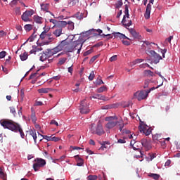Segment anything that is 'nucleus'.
I'll return each mask as SVG.
<instances>
[{
	"label": "nucleus",
	"instance_id": "1",
	"mask_svg": "<svg viewBox=\"0 0 180 180\" xmlns=\"http://www.w3.org/2000/svg\"><path fill=\"white\" fill-rule=\"evenodd\" d=\"M0 124L3 128L7 129L8 130H11L15 133H20L21 138H25V134L23 132L22 128L20 127L19 124L8 119L1 120L0 121Z\"/></svg>",
	"mask_w": 180,
	"mask_h": 180
},
{
	"label": "nucleus",
	"instance_id": "2",
	"mask_svg": "<svg viewBox=\"0 0 180 180\" xmlns=\"http://www.w3.org/2000/svg\"><path fill=\"white\" fill-rule=\"evenodd\" d=\"M105 121L108 122L107 124H105V128L108 130L112 129L117 125H118L119 123H121L120 120H118V117H117V116L107 117L105 118Z\"/></svg>",
	"mask_w": 180,
	"mask_h": 180
},
{
	"label": "nucleus",
	"instance_id": "3",
	"mask_svg": "<svg viewBox=\"0 0 180 180\" xmlns=\"http://www.w3.org/2000/svg\"><path fill=\"white\" fill-rule=\"evenodd\" d=\"M83 44L81 43V41H75L71 44H69V48L68 49V53H74L75 50H77V54L81 53Z\"/></svg>",
	"mask_w": 180,
	"mask_h": 180
},
{
	"label": "nucleus",
	"instance_id": "4",
	"mask_svg": "<svg viewBox=\"0 0 180 180\" xmlns=\"http://www.w3.org/2000/svg\"><path fill=\"white\" fill-rule=\"evenodd\" d=\"M39 40H42V41H44V44H50V43H52V41H54L56 40V38L53 37V34L51 33H41V34L39 35Z\"/></svg>",
	"mask_w": 180,
	"mask_h": 180
},
{
	"label": "nucleus",
	"instance_id": "5",
	"mask_svg": "<svg viewBox=\"0 0 180 180\" xmlns=\"http://www.w3.org/2000/svg\"><path fill=\"white\" fill-rule=\"evenodd\" d=\"M68 49H70V43L67 41V39L61 41L59 44L55 47V49L58 53L64 50L66 53H68Z\"/></svg>",
	"mask_w": 180,
	"mask_h": 180
},
{
	"label": "nucleus",
	"instance_id": "6",
	"mask_svg": "<svg viewBox=\"0 0 180 180\" xmlns=\"http://www.w3.org/2000/svg\"><path fill=\"white\" fill-rule=\"evenodd\" d=\"M32 168L35 172H38L41 168H43L46 165V160L39 158L34 160Z\"/></svg>",
	"mask_w": 180,
	"mask_h": 180
},
{
	"label": "nucleus",
	"instance_id": "7",
	"mask_svg": "<svg viewBox=\"0 0 180 180\" xmlns=\"http://www.w3.org/2000/svg\"><path fill=\"white\" fill-rule=\"evenodd\" d=\"M94 124H91V131L93 134H97L98 136H101L105 134V131L103 129V127H102L101 122H98L96 130L94 129Z\"/></svg>",
	"mask_w": 180,
	"mask_h": 180
},
{
	"label": "nucleus",
	"instance_id": "8",
	"mask_svg": "<svg viewBox=\"0 0 180 180\" xmlns=\"http://www.w3.org/2000/svg\"><path fill=\"white\" fill-rule=\"evenodd\" d=\"M33 15H34V10H27L21 15V19L23 22H32V19L30 18H32Z\"/></svg>",
	"mask_w": 180,
	"mask_h": 180
},
{
	"label": "nucleus",
	"instance_id": "9",
	"mask_svg": "<svg viewBox=\"0 0 180 180\" xmlns=\"http://www.w3.org/2000/svg\"><path fill=\"white\" fill-rule=\"evenodd\" d=\"M148 96V93H147L146 91H137L134 94V99H137L139 101L146 99Z\"/></svg>",
	"mask_w": 180,
	"mask_h": 180
},
{
	"label": "nucleus",
	"instance_id": "10",
	"mask_svg": "<svg viewBox=\"0 0 180 180\" xmlns=\"http://www.w3.org/2000/svg\"><path fill=\"white\" fill-rule=\"evenodd\" d=\"M147 54L153 57V60L155 64H158V63H160V60H162V57H161L160 54L157 53L155 51L153 50L148 51Z\"/></svg>",
	"mask_w": 180,
	"mask_h": 180
},
{
	"label": "nucleus",
	"instance_id": "11",
	"mask_svg": "<svg viewBox=\"0 0 180 180\" xmlns=\"http://www.w3.org/2000/svg\"><path fill=\"white\" fill-rule=\"evenodd\" d=\"M79 110L82 114H88L89 112V107L88 103H86V100H83L82 101H81Z\"/></svg>",
	"mask_w": 180,
	"mask_h": 180
},
{
	"label": "nucleus",
	"instance_id": "12",
	"mask_svg": "<svg viewBox=\"0 0 180 180\" xmlns=\"http://www.w3.org/2000/svg\"><path fill=\"white\" fill-rule=\"evenodd\" d=\"M139 129L141 133H143L146 136H149L151 134V129L146 124H141L139 127Z\"/></svg>",
	"mask_w": 180,
	"mask_h": 180
},
{
	"label": "nucleus",
	"instance_id": "13",
	"mask_svg": "<svg viewBox=\"0 0 180 180\" xmlns=\"http://www.w3.org/2000/svg\"><path fill=\"white\" fill-rule=\"evenodd\" d=\"M44 139H46L47 141H53L58 142L60 140V138L53 136V135L51 136H48L47 135H40Z\"/></svg>",
	"mask_w": 180,
	"mask_h": 180
},
{
	"label": "nucleus",
	"instance_id": "14",
	"mask_svg": "<svg viewBox=\"0 0 180 180\" xmlns=\"http://www.w3.org/2000/svg\"><path fill=\"white\" fill-rule=\"evenodd\" d=\"M122 23L123 26L126 27V29L130 27V26L133 25V22H131V20H129V21L126 20V15H124L123 19L122 20Z\"/></svg>",
	"mask_w": 180,
	"mask_h": 180
},
{
	"label": "nucleus",
	"instance_id": "15",
	"mask_svg": "<svg viewBox=\"0 0 180 180\" xmlns=\"http://www.w3.org/2000/svg\"><path fill=\"white\" fill-rule=\"evenodd\" d=\"M151 6H152L151 4H148L145 14H144L145 19H150V15L151 13Z\"/></svg>",
	"mask_w": 180,
	"mask_h": 180
},
{
	"label": "nucleus",
	"instance_id": "16",
	"mask_svg": "<svg viewBox=\"0 0 180 180\" xmlns=\"http://www.w3.org/2000/svg\"><path fill=\"white\" fill-rule=\"evenodd\" d=\"M33 19H34V22L35 23H37V25H41L43 24V22L44 20V19L41 17V16H39L38 15H35L33 16Z\"/></svg>",
	"mask_w": 180,
	"mask_h": 180
},
{
	"label": "nucleus",
	"instance_id": "17",
	"mask_svg": "<svg viewBox=\"0 0 180 180\" xmlns=\"http://www.w3.org/2000/svg\"><path fill=\"white\" fill-rule=\"evenodd\" d=\"M45 53H46L48 58H50V57H53V56L57 54L58 52H57L56 48H53L52 49H48Z\"/></svg>",
	"mask_w": 180,
	"mask_h": 180
},
{
	"label": "nucleus",
	"instance_id": "18",
	"mask_svg": "<svg viewBox=\"0 0 180 180\" xmlns=\"http://www.w3.org/2000/svg\"><path fill=\"white\" fill-rule=\"evenodd\" d=\"M122 135H124V136H126L128 139H134L133 134H131V131L129 129H124L122 130Z\"/></svg>",
	"mask_w": 180,
	"mask_h": 180
},
{
	"label": "nucleus",
	"instance_id": "19",
	"mask_svg": "<svg viewBox=\"0 0 180 180\" xmlns=\"http://www.w3.org/2000/svg\"><path fill=\"white\" fill-rule=\"evenodd\" d=\"M114 36H115V37H117L119 39H123V40H124V39H127V40H129V41H131V39H130V38L127 37L126 35H124L120 32L114 33Z\"/></svg>",
	"mask_w": 180,
	"mask_h": 180
},
{
	"label": "nucleus",
	"instance_id": "20",
	"mask_svg": "<svg viewBox=\"0 0 180 180\" xmlns=\"http://www.w3.org/2000/svg\"><path fill=\"white\" fill-rule=\"evenodd\" d=\"M75 158L77 161V166L82 167L84 165V160L79 155H75Z\"/></svg>",
	"mask_w": 180,
	"mask_h": 180
},
{
	"label": "nucleus",
	"instance_id": "21",
	"mask_svg": "<svg viewBox=\"0 0 180 180\" xmlns=\"http://www.w3.org/2000/svg\"><path fill=\"white\" fill-rule=\"evenodd\" d=\"M39 70H37L36 72L30 75V79H34V78H39L40 76H45L46 73L45 72H42L41 75H39Z\"/></svg>",
	"mask_w": 180,
	"mask_h": 180
},
{
	"label": "nucleus",
	"instance_id": "22",
	"mask_svg": "<svg viewBox=\"0 0 180 180\" xmlns=\"http://www.w3.org/2000/svg\"><path fill=\"white\" fill-rule=\"evenodd\" d=\"M53 91V89L51 88H41L37 90L39 94H48L50 91Z\"/></svg>",
	"mask_w": 180,
	"mask_h": 180
},
{
	"label": "nucleus",
	"instance_id": "23",
	"mask_svg": "<svg viewBox=\"0 0 180 180\" xmlns=\"http://www.w3.org/2000/svg\"><path fill=\"white\" fill-rule=\"evenodd\" d=\"M90 98L91 99H92V98H94V99H100V100H103L104 101H107L105 96H102L101 94H95L94 96H91Z\"/></svg>",
	"mask_w": 180,
	"mask_h": 180
},
{
	"label": "nucleus",
	"instance_id": "24",
	"mask_svg": "<svg viewBox=\"0 0 180 180\" xmlns=\"http://www.w3.org/2000/svg\"><path fill=\"white\" fill-rule=\"evenodd\" d=\"M129 33L133 36L134 39H137L139 37V33L136 32V30L133 28H127Z\"/></svg>",
	"mask_w": 180,
	"mask_h": 180
},
{
	"label": "nucleus",
	"instance_id": "25",
	"mask_svg": "<svg viewBox=\"0 0 180 180\" xmlns=\"http://www.w3.org/2000/svg\"><path fill=\"white\" fill-rule=\"evenodd\" d=\"M56 37H60V34H63V28H58L55 30L53 32Z\"/></svg>",
	"mask_w": 180,
	"mask_h": 180
},
{
	"label": "nucleus",
	"instance_id": "26",
	"mask_svg": "<svg viewBox=\"0 0 180 180\" xmlns=\"http://www.w3.org/2000/svg\"><path fill=\"white\" fill-rule=\"evenodd\" d=\"M143 75L148 77H153L155 76V73L151 70H145L143 71Z\"/></svg>",
	"mask_w": 180,
	"mask_h": 180
},
{
	"label": "nucleus",
	"instance_id": "27",
	"mask_svg": "<svg viewBox=\"0 0 180 180\" xmlns=\"http://www.w3.org/2000/svg\"><path fill=\"white\" fill-rule=\"evenodd\" d=\"M50 8V4H41V9L44 12H49V9Z\"/></svg>",
	"mask_w": 180,
	"mask_h": 180
},
{
	"label": "nucleus",
	"instance_id": "28",
	"mask_svg": "<svg viewBox=\"0 0 180 180\" xmlns=\"http://www.w3.org/2000/svg\"><path fill=\"white\" fill-rule=\"evenodd\" d=\"M39 60H40V61H46V60H49L47 53H46V52L40 53L39 54Z\"/></svg>",
	"mask_w": 180,
	"mask_h": 180
},
{
	"label": "nucleus",
	"instance_id": "29",
	"mask_svg": "<svg viewBox=\"0 0 180 180\" xmlns=\"http://www.w3.org/2000/svg\"><path fill=\"white\" fill-rule=\"evenodd\" d=\"M29 132H30V134L32 136L34 142L37 143L36 140L37 139V134H36V131L31 129L29 131Z\"/></svg>",
	"mask_w": 180,
	"mask_h": 180
},
{
	"label": "nucleus",
	"instance_id": "30",
	"mask_svg": "<svg viewBox=\"0 0 180 180\" xmlns=\"http://www.w3.org/2000/svg\"><path fill=\"white\" fill-rule=\"evenodd\" d=\"M27 57H29V54L27 53V52H24L23 53H21L20 55V58L21 61H26Z\"/></svg>",
	"mask_w": 180,
	"mask_h": 180
},
{
	"label": "nucleus",
	"instance_id": "31",
	"mask_svg": "<svg viewBox=\"0 0 180 180\" xmlns=\"http://www.w3.org/2000/svg\"><path fill=\"white\" fill-rule=\"evenodd\" d=\"M124 127V124L123 120H122L121 118L120 122L118 123V130H120V131H123Z\"/></svg>",
	"mask_w": 180,
	"mask_h": 180
},
{
	"label": "nucleus",
	"instance_id": "32",
	"mask_svg": "<svg viewBox=\"0 0 180 180\" xmlns=\"http://www.w3.org/2000/svg\"><path fill=\"white\" fill-rule=\"evenodd\" d=\"M109 142H102L101 143V147L100 148L101 150L104 151V149H107L108 148V146H107L106 145H109Z\"/></svg>",
	"mask_w": 180,
	"mask_h": 180
},
{
	"label": "nucleus",
	"instance_id": "33",
	"mask_svg": "<svg viewBox=\"0 0 180 180\" xmlns=\"http://www.w3.org/2000/svg\"><path fill=\"white\" fill-rule=\"evenodd\" d=\"M67 61V58H61L59 59V61L58 63V67L60 65H63V64H65V62Z\"/></svg>",
	"mask_w": 180,
	"mask_h": 180
},
{
	"label": "nucleus",
	"instance_id": "34",
	"mask_svg": "<svg viewBox=\"0 0 180 180\" xmlns=\"http://www.w3.org/2000/svg\"><path fill=\"white\" fill-rule=\"evenodd\" d=\"M14 13L16 16H20L22 15V12L20 11V8L17 7L14 8Z\"/></svg>",
	"mask_w": 180,
	"mask_h": 180
},
{
	"label": "nucleus",
	"instance_id": "35",
	"mask_svg": "<svg viewBox=\"0 0 180 180\" xmlns=\"http://www.w3.org/2000/svg\"><path fill=\"white\" fill-rule=\"evenodd\" d=\"M136 143H137V142L135 141V140H131V141L130 145H131V146H132V148H133L134 150H140L139 148H136L135 146L136 145Z\"/></svg>",
	"mask_w": 180,
	"mask_h": 180
},
{
	"label": "nucleus",
	"instance_id": "36",
	"mask_svg": "<svg viewBox=\"0 0 180 180\" xmlns=\"http://www.w3.org/2000/svg\"><path fill=\"white\" fill-rule=\"evenodd\" d=\"M24 28L26 32H30V30L33 29V25L31 24H27L24 26Z\"/></svg>",
	"mask_w": 180,
	"mask_h": 180
},
{
	"label": "nucleus",
	"instance_id": "37",
	"mask_svg": "<svg viewBox=\"0 0 180 180\" xmlns=\"http://www.w3.org/2000/svg\"><path fill=\"white\" fill-rule=\"evenodd\" d=\"M68 30H74V22L72 21L68 22Z\"/></svg>",
	"mask_w": 180,
	"mask_h": 180
},
{
	"label": "nucleus",
	"instance_id": "38",
	"mask_svg": "<svg viewBox=\"0 0 180 180\" xmlns=\"http://www.w3.org/2000/svg\"><path fill=\"white\" fill-rule=\"evenodd\" d=\"M108 90L107 87L105 86H101L100 88L97 89V93H103L104 91H106Z\"/></svg>",
	"mask_w": 180,
	"mask_h": 180
},
{
	"label": "nucleus",
	"instance_id": "39",
	"mask_svg": "<svg viewBox=\"0 0 180 180\" xmlns=\"http://www.w3.org/2000/svg\"><path fill=\"white\" fill-rule=\"evenodd\" d=\"M148 176L150 178H153L154 180H159L160 179V174H148Z\"/></svg>",
	"mask_w": 180,
	"mask_h": 180
},
{
	"label": "nucleus",
	"instance_id": "40",
	"mask_svg": "<svg viewBox=\"0 0 180 180\" xmlns=\"http://www.w3.org/2000/svg\"><path fill=\"white\" fill-rule=\"evenodd\" d=\"M122 6H123V1L122 0H119L115 4V8H117V9H119V8H122Z\"/></svg>",
	"mask_w": 180,
	"mask_h": 180
},
{
	"label": "nucleus",
	"instance_id": "41",
	"mask_svg": "<svg viewBox=\"0 0 180 180\" xmlns=\"http://www.w3.org/2000/svg\"><path fill=\"white\" fill-rule=\"evenodd\" d=\"M31 120L33 124H36V122L37 121V118L36 117V115L34 112L31 114Z\"/></svg>",
	"mask_w": 180,
	"mask_h": 180
},
{
	"label": "nucleus",
	"instance_id": "42",
	"mask_svg": "<svg viewBox=\"0 0 180 180\" xmlns=\"http://www.w3.org/2000/svg\"><path fill=\"white\" fill-rule=\"evenodd\" d=\"M153 140L160 141L162 139L161 134H156L155 135H153Z\"/></svg>",
	"mask_w": 180,
	"mask_h": 180
},
{
	"label": "nucleus",
	"instance_id": "43",
	"mask_svg": "<svg viewBox=\"0 0 180 180\" xmlns=\"http://www.w3.org/2000/svg\"><path fill=\"white\" fill-rule=\"evenodd\" d=\"M124 14L125 18H127L129 19L130 15L129 14V7L127 6V5H125Z\"/></svg>",
	"mask_w": 180,
	"mask_h": 180
},
{
	"label": "nucleus",
	"instance_id": "44",
	"mask_svg": "<svg viewBox=\"0 0 180 180\" xmlns=\"http://www.w3.org/2000/svg\"><path fill=\"white\" fill-rule=\"evenodd\" d=\"M35 37H36V35H34V33L32 34L28 38V39L26 41V42L24 43V44H26V43H27V41H30V42L33 41L34 40V38H35Z\"/></svg>",
	"mask_w": 180,
	"mask_h": 180
},
{
	"label": "nucleus",
	"instance_id": "45",
	"mask_svg": "<svg viewBox=\"0 0 180 180\" xmlns=\"http://www.w3.org/2000/svg\"><path fill=\"white\" fill-rule=\"evenodd\" d=\"M98 179V176L96 175H89L88 176V180H97Z\"/></svg>",
	"mask_w": 180,
	"mask_h": 180
},
{
	"label": "nucleus",
	"instance_id": "46",
	"mask_svg": "<svg viewBox=\"0 0 180 180\" xmlns=\"http://www.w3.org/2000/svg\"><path fill=\"white\" fill-rule=\"evenodd\" d=\"M126 139H127V136H124L123 139H118L117 140V143H122V144L125 143H126V141H125Z\"/></svg>",
	"mask_w": 180,
	"mask_h": 180
},
{
	"label": "nucleus",
	"instance_id": "47",
	"mask_svg": "<svg viewBox=\"0 0 180 180\" xmlns=\"http://www.w3.org/2000/svg\"><path fill=\"white\" fill-rule=\"evenodd\" d=\"M94 77H95L94 71H91V72L90 73V75H89L88 79H89V80L92 81V80H94Z\"/></svg>",
	"mask_w": 180,
	"mask_h": 180
},
{
	"label": "nucleus",
	"instance_id": "48",
	"mask_svg": "<svg viewBox=\"0 0 180 180\" xmlns=\"http://www.w3.org/2000/svg\"><path fill=\"white\" fill-rule=\"evenodd\" d=\"M92 51H94L93 49H89V50L85 51V52L83 53L84 57H86V56H89V54H91Z\"/></svg>",
	"mask_w": 180,
	"mask_h": 180
},
{
	"label": "nucleus",
	"instance_id": "49",
	"mask_svg": "<svg viewBox=\"0 0 180 180\" xmlns=\"http://www.w3.org/2000/svg\"><path fill=\"white\" fill-rule=\"evenodd\" d=\"M140 68H153V67H150V65L148 63H143L141 65Z\"/></svg>",
	"mask_w": 180,
	"mask_h": 180
},
{
	"label": "nucleus",
	"instance_id": "50",
	"mask_svg": "<svg viewBox=\"0 0 180 180\" xmlns=\"http://www.w3.org/2000/svg\"><path fill=\"white\" fill-rule=\"evenodd\" d=\"M75 18L77 19H78L79 20H81V19H83L84 17L82 16V14H81L80 13H77L76 15H75Z\"/></svg>",
	"mask_w": 180,
	"mask_h": 180
},
{
	"label": "nucleus",
	"instance_id": "51",
	"mask_svg": "<svg viewBox=\"0 0 180 180\" xmlns=\"http://www.w3.org/2000/svg\"><path fill=\"white\" fill-rule=\"evenodd\" d=\"M103 37H108L107 39L109 40V39H113V36H112L111 34H103L101 35Z\"/></svg>",
	"mask_w": 180,
	"mask_h": 180
},
{
	"label": "nucleus",
	"instance_id": "52",
	"mask_svg": "<svg viewBox=\"0 0 180 180\" xmlns=\"http://www.w3.org/2000/svg\"><path fill=\"white\" fill-rule=\"evenodd\" d=\"M32 49H35V51L37 53V51H41L43 49L41 47L36 46V45L32 46Z\"/></svg>",
	"mask_w": 180,
	"mask_h": 180
},
{
	"label": "nucleus",
	"instance_id": "53",
	"mask_svg": "<svg viewBox=\"0 0 180 180\" xmlns=\"http://www.w3.org/2000/svg\"><path fill=\"white\" fill-rule=\"evenodd\" d=\"M122 44H124V46H130V44H131V43L129 41L127 40H122Z\"/></svg>",
	"mask_w": 180,
	"mask_h": 180
},
{
	"label": "nucleus",
	"instance_id": "54",
	"mask_svg": "<svg viewBox=\"0 0 180 180\" xmlns=\"http://www.w3.org/2000/svg\"><path fill=\"white\" fill-rule=\"evenodd\" d=\"M6 56V51H3L0 52V58H5Z\"/></svg>",
	"mask_w": 180,
	"mask_h": 180
},
{
	"label": "nucleus",
	"instance_id": "55",
	"mask_svg": "<svg viewBox=\"0 0 180 180\" xmlns=\"http://www.w3.org/2000/svg\"><path fill=\"white\" fill-rule=\"evenodd\" d=\"M116 60H117V55H114L110 58V61H111V62L116 61Z\"/></svg>",
	"mask_w": 180,
	"mask_h": 180
},
{
	"label": "nucleus",
	"instance_id": "56",
	"mask_svg": "<svg viewBox=\"0 0 180 180\" xmlns=\"http://www.w3.org/2000/svg\"><path fill=\"white\" fill-rule=\"evenodd\" d=\"M150 82L149 80H146L145 84H143V89L148 88Z\"/></svg>",
	"mask_w": 180,
	"mask_h": 180
},
{
	"label": "nucleus",
	"instance_id": "57",
	"mask_svg": "<svg viewBox=\"0 0 180 180\" xmlns=\"http://www.w3.org/2000/svg\"><path fill=\"white\" fill-rule=\"evenodd\" d=\"M68 25V22L66 21H60V25L62 26V27H65V26Z\"/></svg>",
	"mask_w": 180,
	"mask_h": 180
},
{
	"label": "nucleus",
	"instance_id": "58",
	"mask_svg": "<svg viewBox=\"0 0 180 180\" xmlns=\"http://www.w3.org/2000/svg\"><path fill=\"white\" fill-rule=\"evenodd\" d=\"M97 80L96 85L99 86L101 84H104V82L101 79H99V78Z\"/></svg>",
	"mask_w": 180,
	"mask_h": 180
},
{
	"label": "nucleus",
	"instance_id": "59",
	"mask_svg": "<svg viewBox=\"0 0 180 180\" xmlns=\"http://www.w3.org/2000/svg\"><path fill=\"white\" fill-rule=\"evenodd\" d=\"M143 61H144V60H143V59H136V60H135L133 62V63H134V64H140V63H141V62H143Z\"/></svg>",
	"mask_w": 180,
	"mask_h": 180
},
{
	"label": "nucleus",
	"instance_id": "60",
	"mask_svg": "<svg viewBox=\"0 0 180 180\" xmlns=\"http://www.w3.org/2000/svg\"><path fill=\"white\" fill-rule=\"evenodd\" d=\"M141 145L143 146V147H146L147 146V141H146V139L141 140Z\"/></svg>",
	"mask_w": 180,
	"mask_h": 180
},
{
	"label": "nucleus",
	"instance_id": "61",
	"mask_svg": "<svg viewBox=\"0 0 180 180\" xmlns=\"http://www.w3.org/2000/svg\"><path fill=\"white\" fill-rule=\"evenodd\" d=\"M161 50V53L162 55L163 58H165V53H167V49H160Z\"/></svg>",
	"mask_w": 180,
	"mask_h": 180
},
{
	"label": "nucleus",
	"instance_id": "62",
	"mask_svg": "<svg viewBox=\"0 0 180 180\" xmlns=\"http://www.w3.org/2000/svg\"><path fill=\"white\" fill-rule=\"evenodd\" d=\"M96 58H98V56H93V57L91 58V59L90 60V63H94V62L96 60Z\"/></svg>",
	"mask_w": 180,
	"mask_h": 180
},
{
	"label": "nucleus",
	"instance_id": "63",
	"mask_svg": "<svg viewBox=\"0 0 180 180\" xmlns=\"http://www.w3.org/2000/svg\"><path fill=\"white\" fill-rule=\"evenodd\" d=\"M10 110H11V112L13 114V115H15L16 114V112H15V110L13 107H11L10 108Z\"/></svg>",
	"mask_w": 180,
	"mask_h": 180
},
{
	"label": "nucleus",
	"instance_id": "64",
	"mask_svg": "<svg viewBox=\"0 0 180 180\" xmlns=\"http://www.w3.org/2000/svg\"><path fill=\"white\" fill-rule=\"evenodd\" d=\"M0 178H1L3 180H6V174L4 172L0 173Z\"/></svg>",
	"mask_w": 180,
	"mask_h": 180
}]
</instances>
